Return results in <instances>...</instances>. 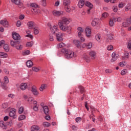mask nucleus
Listing matches in <instances>:
<instances>
[{
  "mask_svg": "<svg viewBox=\"0 0 131 131\" xmlns=\"http://www.w3.org/2000/svg\"><path fill=\"white\" fill-rule=\"evenodd\" d=\"M62 52L64 53L65 58L69 59L72 58L73 57H76V55L74 54V52L70 50L63 49L61 50Z\"/></svg>",
  "mask_w": 131,
  "mask_h": 131,
  "instance_id": "nucleus-1",
  "label": "nucleus"
},
{
  "mask_svg": "<svg viewBox=\"0 0 131 131\" xmlns=\"http://www.w3.org/2000/svg\"><path fill=\"white\" fill-rule=\"evenodd\" d=\"M60 29L63 32H68L70 33L71 31L72 28L70 26H68L67 25L58 24Z\"/></svg>",
  "mask_w": 131,
  "mask_h": 131,
  "instance_id": "nucleus-2",
  "label": "nucleus"
},
{
  "mask_svg": "<svg viewBox=\"0 0 131 131\" xmlns=\"http://www.w3.org/2000/svg\"><path fill=\"white\" fill-rule=\"evenodd\" d=\"M19 43L20 42L18 41H14L11 40L10 41V45L12 47L15 48L18 50H21L23 49V46L22 45H20Z\"/></svg>",
  "mask_w": 131,
  "mask_h": 131,
  "instance_id": "nucleus-3",
  "label": "nucleus"
},
{
  "mask_svg": "<svg viewBox=\"0 0 131 131\" xmlns=\"http://www.w3.org/2000/svg\"><path fill=\"white\" fill-rule=\"evenodd\" d=\"M70 23L69 20L66 18V17H63L61 18V20H59L58 24H61V25H68Z\"/></svg>",
  "mask_w": 131,
  "mask_h": 131,
  "instance_id": "nucleus-4",
  "label": "nucleus"
},
{
  "mask_svg": "<svg viewBox=\"0 0 131 131\" xmlns=\"http://www.w3.org/2000/svg\"><path fill=\"white\" fill-rule=\"evenodd\" d=\"M53 15L56 17H59L63 15V11H58V10H53Z\"/></svg>",
  "mask_w": 131,
  "mask_h": 131,
  "instance_id": "nucleus-5",
  "label": "nucleus"
},
{
  "mask_svg": "<svg viewBox=\"0 0 131 131\" xmlns=\"http://www.w3.org/2000/svg\"><path fill=\"white\" fill-rule=\"evenodd\" d=\"M50 30L52 33L53 34L56 33V32H58L59 31L57 25H54L50 28Z\"/></svg>",
  "mask_w": 131,
  "mask_h": 131,
  "instance_id": "nucleus-6",
  "label": "nucleus"
},
{
  "mask_svg": "<svg viewBox=\"0 0 131 131\" xmlns=\"http://www.w3.org/2000/svg\"><path fill=\"white\" fill-rule=\"evenodd\" d=\"M85 6L90 8L89 9H88L87 10V13L89 14L90 13V10L93 8V5L92 4V3H90V2H89L88 1H86L85 3Z\"/></svg>",
  "mask_w": 131,
  "mask_h": 131,
  "instance_id": "nucleus-7",
  "label": "nucleus"
},
{
  "mask_svg": "<svg viewBox=\"0 0 131 131\" xmlns=\"http://www.w3.org/2000/svg\"><path fill=\"white\" fill-rule=\"evenodd\" d=\"M11 2L15 5H18L20 8L23 7V4L20 2V0H11Z\"/></svg>",
  "mask_w": 131,
  "mask_h": 131,
  "instance_id": "nucleus-8",
  "label": "nucleus"
},
{
  "mask_svg": "<svg viewBox=\"0 0 131 131\" xmlns=\"http://www.w3.org/2000/svg\"><path fill=\"white\" fill-rule=\"evenodd\" d=\"M112 59L111 60V61L112 62H114V61L117 60V59L118 58L119 55L116 52H114L112 55Z\"/></svg>",
  "mask_w": 131,
  "mask_h": 131,
  "instance_id": "nucleus-9",
  "label": "nucleus"
},
{
  "mask_svg": "<svg viewBox=\"0 0 131 131\" xmlns=\"http://www.w3.org/2000/svg\"><path fill=\"white\" fill-rule=\"evenodd\" d=\"M27 25L29 29H33L36 27V25L33 21L28 22Z\"/></svg>",
  "mask_w": 131,
  "mask_h": 131,
  "instance_id": "nucleus-10",
  "label": "nucleus"
},
{
  "mask_svg": "<svg viewBox=\"0 0 131 131\" xmlns=\"http://www.w3.org/2000/svg\"><path fill=\"white\" fill-rule=\"evenodd\" d=\"M31 92L34 96H37L39 94V93L37 90V88L35 86L32 87Z\"/></svg>",
  "mask_w": 131,
  "mask_h": 131,
  "instance_id": "nucleus-11",
  "label": "nucleus"
},
{
  "mask_svg": "<svg viewBox=\"0 0 131 131\" xmlns=\"http://www.w3.org/2000/svg\"><path fill=\"white\" fill-rule=\"evenodd\" d=\"M56 38L57 41H62L63 40L62 33H56Z\"/></svg>",
  "mask_w": 131,
  "mask_h": 131,
  "instance_id": "nucleus-12",
  "label": "nucleus"
},
{
  "mask_svg": "<svg viewBox=\"0 0 131 131\" xmlns=\"http://www.w3.org/2000/svg\"><path fill=\"white\" fill-rule=\"evenodd\" d=\"M12 37L14 40H19L20 39V36L18 34L16 33L15 32L12 33Z\"/></svg>",
  "mask_w": 131,
  "mask_h": 131,
  "instance_id": "nucleus-13",
  "label": "nucleus"
},
{
  "mask_svg": "<svg viewBox=\"0 0 131 131\" xmlns=\"http://www.w3.org/2000/svg\"><path fill=\"white\" fill-rule=\"evenodd\" d=\"M15 110H11L9 113V116L12 117L13 119H15L16 118V116L15 115Z\"/></svg>",
  "mask_w": 131,
  "mask_h": 131,
  "instance_id": "nucleus-14",
  "label": "nucleus"
},
{
  "mask_svg": "<svg viewBox=\"0 0 131 131\" xmlns=\"http://www.w3.org/2000/svg\"><path fill=\"white\" fill-rule=\"evenodd\" d=\"M0 24H2L5 27H8L9 26V24L8 23V21L6 20H1Z\"/></svg>",
  "mask_w": 131,
  "mask_h": 131,
  "instance_id": "nucleus-15",
  "label": "nucleus"
},
{
  "mask_svg": "<svg viewBox=\"0 0 131 131\" xmlns=\"http://www.w3.org/2000/svg\"><path fill=\"white\" fill-rule=\"evenodd\" d=\"M130 24V23L129 19H127L126 21L122 24V25L123 27H127Z\"/></svg>",
  "mask_w": 131,
  "mask_h": 131,
  "instance_id": "nucleus-16",
  "label": "nucleus"
},
{
  "mask_svg": "<svg viewBox=\"0 0 131 131\" xmlns=\"http://www.w3.org/2000/svg\"><path fill=\"white\" fill-rule=\"evenodd\" d=\"M28 88L27 83H23L20 85V88L21 90L24 91Z\"/></svg>",
  "mask_w": 131,
  "mask_h": 131,
  "instance_id": "nucleus-17",
  "label": "nucleus"
},
{
  "mask_svg": "<svg viewBox=\"0 0 131 131\" xmlns=\"http://www.w3.org/2000/svg\"><path fill=\"white\" fill-rule=\"evenodd\" d=\"M107 38L106 39V41L108 42H110L111 41V40L113 39V37H112V34L110 33H108L107 34Z\"/></svg>",
  "mask_w": 131,
  "mask_h": 131,
  "instance_id": "nucleus-18",
  "label": "nucleus"
},
{
  "mask_svg": "<svg viewBox=\"0 0 131 131\" xmlns=\"http://www.w3.org/2000/svg\"><path fill=\"white\" fill-rule=\"evenodd\" d=\"M78 35L79 37H80L82 35V33L83 32V30L81 27H78Z\"/></svg>",
  "mask_w": 131,
  "mask_h": 131,
  "instance_id": "nucleus-19",
  "label": "nucleus"
},
{
  "mask_svg": "<svg viewBox=\"0 0 131 131\" xmlns=\"http://www.w3.org/2000/svg\"><path fill=\"white\" fill-rule=\"evenodd\" d=\"M84 1L85 0H80V1H79L78 6L80 8H82L84 4H85L84 3Z\"/></svg>",
  "mask_w": 131,
  "mask_h": 131,
  "instance_id": "nucleus-20",
  "label": "nucleus"
},
{
  "mask_svg": "<svg viewBox=\"0 0 131 131\" xmlns=\"http://www.w3.org/2000/svg\"><path fill=\"white\" fill-rule=\"evenodd\" d=\"M0 126L3 129H7V125L5 124V122L4 121H0Z\"/></svg>",
  "mask_w": 131,
  "mask_h": 131,
  "instance_id": "nucleus-21",
  "label": "nucleus"
},
{
  "mask_svg": "<svg viewBox=\"0 0 131 131\" xmlns=\"http://www.w3.org/2000/svg\"><path fill=\"white\" fill-rule=\"evenodd\" d=\"M73 43L76 46V47L79 48L81 46V42L77 40H74Z\"/></svg>",
  "mask_w": 131,
  "mask_h": 131,
  "instance_id": "nucleus-22",
  "label": "nucleus"
},
{
  "mask_svg": "<svg viewBox=\"0 0 131 131\" xmlns=\"http://www.w3.org/2000/svg\"><path fill=\"white\" fill-rule=\"evenodd\" d=\"M90 56L92 57V59H94L96 57V52L94 51H91L89 53Z\"/></svg>",
  "mask_w": 131,
  "mask_h": 131,
  "instance_id": "nucleus-23",
  "label": "nucleus"
},
{
  "mask_svg": "<svg viewBox=\"0 0 131 131\" xmlns=\"http://www.w3.org/2000/svg\"><path fill=\"white\" fill-rule=\"evenodd\" d=\"M91 30L88 28H86V30H85V33H86V35L88 37H90V36H91Z\"/></svg>",
  "mask_w": 131,
  "mask_h": 131,
  "instance_id": "nucleus-24",
  "label": "nucleus"
},
{
  "mask_svg": "<svg viewBox=\"0 0 131 131\" xmlns=\"http://www.w3.org/2000/svg\"><path fill=\"white\" fill-rule=\"evenodd\" d=\"M40 129L39 127L36 125L32 126L31 131H38Z\"/></svg>",
  "mask_w": 131,
  "mask_h": 131,
  "instance_id": "nucleus-25",
  "label": "nucleus"
},
{
  "mask_svg": "<svg viewBox=\"0 0 131 131\" xmlns=\"http://www.w3.org/2000/svg\"><path fill=\"white\" fill-rule=\"evenodd\" d=\"M8 83H6L5 82H2L1 83V87L4 90H6L8 89V86H7V84Z\"/></svg>",
  "mask_w": 131,
  "mask_h": 131,
  "instance_id": "nucleus-26",
  "label": "nucleus"
},
{
  "mask_svg": "<svg viewBox=\"0 0 131 131\" xmlns=\"http://www.w3.org/2000/svg\"><path fill=\"white\" fill-rule=\"evenodd\" d=\"M43 112L46 115H48L49 114V108L47 106H45L42 107Z\"/></svg>",
  "mask_w": 131,
  "mask_h": 131,
  "instance_id": "nucleus-27",
  "label": "nucleus"
},
{
  "mask_svg": "<svg viewBox=\"0 0 131 131\" xmlns=\"http://www.w3.org/2000/svg\"><path fill=\"white\" fill-rule=\"evenodd\" d=\"M32 12L34 13L35 14H38L40 13V10H38L37 8H32Z\"/></svg>",
  "mask_w": 131,
  "mask_h": 131,
  "instance_id": "nucleus-28",
  "label": "nucleus"
},
{
  "mask_svg": "<svg viewBox=\"0 0 131 131\" xmlns=\"http://www.w3.org/2000/svg\"><path fill=\"white\" fill-rule=\"evenodd\" d=\"M129 54L128 52H125L124 56L122 57V60H127L129 58Z\"/></svg>",
  "mask_w": 131,
  "mask_h": 131,
  "instance_id": "nucleus-29",
  "label": "nucleus"
},
{
  "mask_svg": "<svg viewBox=\"0 0 131 131\" xmlns=\"http://www.w3.org/2000/svg\"><path fill=\"white\" fill-rule=\"evenodd\" d=\"M99 21V19L97 18H95L94 19V20L92 21V25L93 26H95L98 24V22Z\"/></svg>",
  "mask_w": 131,
  "mask_h": 131,
  "instance_id": "nucleus-30",
  "label": "nucleus"
},
{
  "mask_svg": "<svg viewBox=\"0 0 131 131\" xmlns=\"http://www.w3.org/2000/svg\"><path fill=\"white\" fill-rule=\"evenodd\" d=\"M84 46H86V48L88 49H90L92 47V42H89L87 43H84Z\"/></svg>",
  "mask_w": 131,
  "mask_h": 131,
  "instance_id": "nucleus-31",
  "label": "nucleus"
},
{
  "mask_svg": "<svg viewBox=\"0 0 131 131\" xmlns=\"http://www.w3.org/2000/svg\"><path fill=\"white\" fill-rule=\"evenodd\" d=\"M83 58L85 59L87 62H89L90 61V58L86 54H84L83 55Z\"/></svg>",
  "mask_w": 131,
  "mask_h": 131,
  "instance_id": "nucleus-32",
  "label": "nucleus"
},
{
  "mask_svg": "<svg viewBox=\"0 0 131 131\" xmlns=\"http://www.w3.org/2000/svg\"><path fill=\"white\" fill-rule=\"evenodd\" d=\"M63 5L66 7L70 5V0H63Z\"/></svg>",
  "mask_w": 131,
  "mask_h": 131,
  "instance_id": "nucleus-33",
  "label": "nucleus"
},
{
  "mask_svg": "<svg viewBox=\"0 0 131 131\" xmlns=\"http://www.w3.org/2000/svg\"><path fill=\"white\" fill-rule=\"evenodd\" d=\"M8 57V55L4 52L0 53V57L1 58H7Z\"/></svg>",
  "mask_w": 131,
  "mask_h": 131,
  "instance_id": "nucleus-34",
  "label": "nucleus"
},
{
  "mask_svg": "<svg viewBox=\"0 0 131 131\" xmlns=\"http://www.w3.org/2000/svg\"><path fill=\"white\" fill-rule=\"evenodd\" d=\"M26 64L28 68H31L33 66V63L31 61L28 60Z\"/></svg>",
  "mask_w": 131,
  "mask_h": 131,
  "instance_id": "nucleus-35",
  "label": "nucleus"
},
{
  "mask_svg": "<svg viewBox=\"0 0 131 131\" xmlns=\"http://www.w3.org/2000/svg\"><path fill=\"white\" fill-rule=\"evenodd\" d=\"M34 33L35 35H37L39 33V29L37 27H35L33 28Z\"/></svg>",
  "mask_w": 131,
  "mask_h": 131,
  "instance_id": "nucleus-36",
  "label": "nucleus"
},
{
  "mask_svg": "<svg viewBox=\"0 0 131 131\" xmlns=\"http://www.w3.org/2000/svg\"><path fill=\"white\" fill-rule=\"evenodd\" d=\"M4 49L6 52H9L10 49L9 48V45L7 44H5L4 46Z\"/></svg>",
  "mask_w": 131,
  "mask_h": 131,
  "instance_id": "nucleus-37",
  "label": "nucleus"
},
{
  "mask_svg": "<svg viewBox=\"0 0 131 131\" xmlns=\"http://www.w3.org/2000/svg\"><path fill=\"white\" fill-rule=\"evenodd\" d=\"M64 46H65V44H64L63 43H60L57 45V48L58 49H59V48H63Z\"/></svg>",
  "mask_w": 131,
  "mask_h": 131,
  "instance_id": "nucleus-38",
  "label": "nucleus"
},
{
  "mask_svg": "<svg viewBox=\"0 0 131 131\" xmlns=\"http://www.w3.org/2000/svg\"><path fill=\"white\" fill-rule=\"evenodd\" d=\"M40 68L39 67V68H37V67H33L32 68V70L33 71H34L35 72H38L39 70H40Z\"/></svg>",
  "mask_w": 131,
  "mask_h": 131,
  "instance_id": "nucleus-39",
  "label": "nucleus"
},
{
  "mask_svg": "<svg viewBox=\"0 0 131 131\" xmlns=\"http://www.w3.org/2000/svg\"><path fill=\"white\" fill-rule=\"evenodd\" d=\"M108 16V14L106 12H104L103 14H102V19H104L107 17Z\"/></svg>",
  "mask_w": 131,
  "mask_h": 131,
  "instance_id": "nucleus-40",
  "label": "nucleus"
},
{
  "mask_svg": "<svg viewBox=\"0 0 131 131\" xmlns=\"http://www.w3.org/2000/svg\"><path fill=\"white\" fill-rule=\"evenodd\" d=\"M26 119V116L25 115H20L19 118H18V120L19 121H21L24 120V119Z\"/></svg>",
  "mask_w": 131,
  "mask_h": 131,
  "instance_id": "nucleus-41",
  "label": "nucleus"
},
{
  "mask_svg": "<svg viewBox=\"0 0 131 131\" xmlns=\"http://www.w3.org/2000/svg\"><path fill=\"white\" fill-rule=\"evenodd\" d=\"M30 52L29 51H28V50H26V51H25L23 52V55L24 56L28 55L30 54Z\"/></svg>",
  "mask_w": 131,
  "mask_h": 131,
  "instance_id": "nucleus-42",
  "label": "nucleus"
},
{
  "mask_svg": "<svg viewBox=\"0 0 131 131\" xmlns=\"http://www.w3.org/2000/svg\"><path fill=\"white\" fill-rule=\"evenodd\" d=\"M46 88V84H42L39 89V90L40 91H42L43 90H45Z\"/></svg>",
  "mask_w": 131,
  "mask_h": 131,
  "instance_id": "nucleus-43",
  "label": "nucleus"
},
{
  "mask_svg": "<svg viewBox=\"0 0 131 131\" xmlns=\"http://www.w3.org/2000/svg\"><path fill=\"white\" fill-rule=\"evenodd\" d=\"M65 10L68 13H70L71 10V9L70 8L69 5H68L67 6H65Z\"/></svg>",
  "mask_w": 131,
  "mask_h": 131,
  "instance_id": "nucleus-44",
  "label": "nucleus"
},
{
  "mask_svg": "<svg viewBox=\"0 0 131 131\" xmlns=\"http://www.w3.org/2000/svg\"><path fill=\"white\" fill-rule=\"evenodd\" d=\"M4 83H9V78L8 77L5 76L4 78Z\"/></svg>",
  "mask_w": 131,
  "mask_h": 131,
  "instance_id": "nucleus-45",
  "label": "nucleus"
},
{
  "mask_svg": "<svg viewBox=\"0 0 131 131\" xmlns=\"http://www.w3.org/2000/svg\"><path fill=\"white\" fill-rule=\"evenodd\" d=\"M125 11L127 12L130 9V5L127 4V5L125 7Z\"/></svg>",
  "mask_w": 131,
  "mask_h": 131,
  "instance_id": "nucleus-46",
  "label": "nucleus"
},
{
  "mask_svg": "<svg viewBox=\"0 0 131 131\" xmlns=\"http://www.w3.org/2000/svg\"><path fill=\"white\" fill-rule=\"evenodd\" d=\"M96 39L99 42H100L101 41V37H100V35H96Z\"/></svg>",
  "mask_w": 131,
  "mask_h": 131,
  "instance_id": "nucleus-47",
  "label": "nucleus"
},
{
  "mask_svg": "<svg viewBox=\"0 0 131 131\" xmlns=\"http://www.w3.org/2000/svg\"><path fill=\"white\" fill-rule=\"evenodd\" d=\"M50 124L48 122H45L43 123V125L45 126V127H48L50 126Z\"/></svg>",
  "mask_w": 131,
  "mask_h": 131,
  "instance_id": "nucleus-48",
  "label": "nucleus"
},
{
  "mask_svg": "<svg viewBox=\"0 0 131 131\" xmlns=\"http://www.w3.org/2000/svg\"><path fill=\"white\" fill-rule=\"evenodd\" d=\"M126 64L125 62H120L119 66L121 67H123Z\"/></svg>",
  "mask_w": 131,
  "mask_h": 131,
  "instance_id": "nucleus-49",
  "label": "nucleus"
},
{
  "mask_svg": "<svg viewBox=\"0 0 131 131\" xmlns=\"http://www.w3.org/2000/svg\"><path fill=\"white\" fill-rule=\"evenodd\" d=\"M79 89H80V91L81 93H83L85 91L84 88L82 87V86H79Z\"/></svg>",
  "mask_w": 131,
  "mask_h": 131,
  "instance_id": "nucleus-50",
  "label": "nucleus"
},
{
  "mask_svg": "<svg viewBox=\"0 0 131 131\" xmlns=\"http://www.w3.org/2000/svg\"><path fill=\"white\" fill-rule=\"evenodd\" d=\"M114 21L112 20V19H110V21L109 22V25L110 27H113L114 26Z\"/></svg>",
  "mask_w": 131,
  "mask_h": 131,
  "instance_id": "nucleus-51",
  "label": "nucleus"
},
{
  "mask_svg": "<svg viewBox=\"0 0 131 131\" xmlns=\"http://www.w3.org/2000/svg\"><path fill=\"white\" fill-rule=\"evenodd\" d=\"M118 7L119 8L122 9L124 7V3H122V2H121V3H119Z\"/></svg>",
  "mask_w": 131,
  "mask_h": 131,
  "instance_id": "nucleus-52",
  "label": "nucleus"
},
{
  "mask_svg": "<svg viewBox=\"0 0 131 131\" xmlns=\"http://www.w3.org/2000/svg\"><path fill=\"white\" fill-rule=\"evenodd\" d=\"M30 6L33 7L34 8H36L38 7V5H37L36 3H31V4H30Z\"/></svg>",
  "mask_w": 131,
  "mask_h": 131,
  "instance_id": "nucleus-53",
  "label": "nucleus"
},
{
  "mask_svg": "<svg viewBox=\"0 0 131 131\" xmlns=\"http://www.w3.org/2000/svg\"><path fill=\"white\" fill-rule=\"evenodd\" d=\"M5 40H2L1 41H0V48H2L3 46H5Z\"/></svg>",
  "mask_w": 131,
  "mask_h": 131,
  "instance_id": "nucleus-54",
  "label": "nucleus"
},
{
  "mask_svg": "<svg viewBox=\"0 0 131 131\" xmlns=\"http://www.w3.org/2000/svg\"><path fill=\"white\" fill-rule=\"evenodd\" d=\"M8 103H4L2 104V108H6L7 107H8Z\"/></svg>",
  "mask_w": 131,
  "mask_h": 131,
  "instance_id": "nucleus-55",
  "label": "nucleus"
},
{
  "mask_svg": "<svg viewBox=\"0 0 131 131\" xmlns=\"http://www.w3.org/2000/svg\"><path fill=\"white\" fill-rule=\"evenodd\" d=\"M24 111V107H20L19 109H18V113L19 114H21Z\"/></svg>",
  "mask_w": 131,
  "mask_h": 131,
  "instance_id": "nucleus-56",
  "label": "nucleus"
},
{
  "mask_svg": "<svg viewBox=\"0 0 131 131\" xmlns=\"http://www.w3.org/2000/svg\"><path fill=\"white\" fill-rule=\"evenodd\" d=\"M33 45L32 42H27L26 44V47H31Z\"/></svg>",
  "mask_w": 131,
  "mask_h": 131,
  "instance_id": "nucleus-57",
  "label": "nucleus"
},
{
  "mask_svg": "<svg viewBox=\"0 0 131 131\" xmlns=\"http://www.w3.org/2000/svg\"><path fill=\"white\" fill-rule=\"evenodd\" d=\"M94 115H90V118L91 120H92L94 122L95 121V119L94 118Z\"/></svg>",
  "mask_w": 131,
  "mask_h": 131,
  "instance_id": "nucleus-58",
  "label": "nucleus"
},
{
  "mask_svg": "<svg viewBox=\"0 0 131 131\" xmlns=\"http://www.w3.org/2000/svg\"><path fill=\"white\" fill-rule=\"evenodd\" d=\"M126 72H127L126 70L124 69L123 71H122L121 74L122 75H124L126 73Z\"/></svg>",
  "mask_w": 131,
  "mask_h": 131,
  "instance_id": "nucleus-59",
  "label": "nucleus"
},
{
  "mask_svg": "<svg viewBox=\"0 0 131 131\" xmlns=\"http://www.w3.org/2000/svg\"><path fill=\"white\" fill-rule=\"evenodd\" d=\"M113 47L111 45L108 46L107 47V50L108 51H111L113 50Z\"/></svg>",
  "mask_w": 131,
  "mask_h": 131,
  "instance_id": "nucleus-60",
  "label": "nucleus"
},
{
  "mask_svg": "<svg viewBox=\"0 0 131 131\" xmlns=\"http://www.w3.org/2000/svg\"><path fill=\"white\" fill-rule=\"evenodd\" d=\"M81 121V118L80 117H78L76 118V122H80Z\"/></svg>",
  "mask_w": 131,
  "mask_h": 131,
  "instance_id": "nucleus-61",
  "label": "nucleus"
},
{
  "mask_svg": "<svg viewBox=\"0 0 131 131\" xmlns=\"http://www.w3.org/2000/svg\"><path fill=\"white\" fill-rule=\"evenodd\" d=\"M21 26V22L19 20H18L16 23V26L19 27Z\"/></svg>",
  "mask_w": 131,
  "mask_h": 131,
  "instance_id": "nucleus-62",
  "label": "nucleus"
},
{
  "mask_svg": "<svg viewBox=\"0 0 131 131\" xmlns=\"http://www.w3.org/2000/svg\"><path fill=\"white\" fill-rule=\"evenodd\" d=\"M49 40L51 41H52L54 40V38H53V36L52 35H50V36H49Z\"/></svg>",
  "mask_w": 131,
  "mask_h": 131,
  "instance_id": "nucleus-63",
  "label": "nucleus"
},
{
  "mask_svg": "<svg viewBox=\"0 0 131 131\" xmlns=\"http://www.w3.org/2000/svg\"><path fill=\"white\" fill-rule=\"evenodd\" d=\"M127 47L129 49L131 50V41L128 42Z\"/></svg>",
  "mask_w": 131,
  "mask_h": 131,
  "instance_id": "nucleus-64",
  "label": "nucleus"
}]
</instances>
